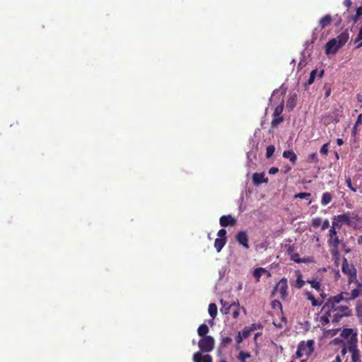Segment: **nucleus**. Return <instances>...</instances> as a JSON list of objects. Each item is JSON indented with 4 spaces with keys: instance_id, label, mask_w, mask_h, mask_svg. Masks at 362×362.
Here are the masks:
<instances>
[{
    "instance_id": "obj_1",
    "label": "nucleus",
    "mask_w": 362,
    "mask_h": 362,
    "mask_svg": "<svg viewBox=\"0 0 362 362\" xmlns=\"http://www.w3.org/2000/svg\"><path fill=\"white\" fill-rule=\"evenodd\" d=\"M349 37V33L344 31L340 33L337 38H332L325 45V53L327 55L329 54H336L338 50L346 43Z\"/></svg>"
},
{
    "instance_id": "obj_2",
    "label": "nucleus",
    "mask_w": 362,
    "mask_h": 362,
    "mask_svg": "<svg viewBox=\"0 0 362 362\" xmlns=\"http://www.w3.org/2000/svg\"><path fill=\"white\" fill-rule=\"evenodd\" d=\"M357 338L356 336L352 335L349 339L347 340L348 351L351 354L352 362H360L361 354L359 350L357 349Z\"/></svg>"
},
{
    "instance_id": "obj_3",
    "label": "nucleus",
    "mask_w": 362,
    "mask_h": 362,
    "mask_svg": "<svg viewBox=\"0 0 362 362\" xmlns=\"http://www.w3.org/2000/svg\"><path fill=\"white\" fill-rule=\"evenodd\" d=\"M341 271L342 272L347 275L348 277H349V283H352V282H356L357 281V279H356V269L355 267V266L352 264H349L348 262V260L346 259V258H344L343 259V262H342V266H341Z\"/></svg>"
},
{
    "instance_id": "obj_4",
    "label": "nucleus",
    "mask_w": 362,
    "mask_h": 362,
    "mask_svg": "<svg viewBox=\"0 0 362 362\" xmlns=\"http://www.w3.org/2000/svg\"><path fill=\"white\" fill-rule=\"evenodd\" d=\"M215 341L211 336L202 337L198 342V346L200 349V353L210 352L214 348Z\"/></svg>"
},
{
    "instance_id": "obj_5",
    "label": "nucleus",
    "mask_w": 362,
    "mask_h": 362,
    "mask_svg": "<svg viewBox=\"0 0 362 362\" xmlns=\"http://www.w3.org/2000/svg\"><path fill=\"white\" fill-rule=\"evenodd\" d=\"M274 292H279L282 300L286 299L288 296V282L286 278H282L276 284L274 288L273 293H274Z\"/></svg>"
},
{
    "instance_id": "obj_6",
    "label": "nucleus",
    "mask_w": 362,
    "mask_h": 362,
    "mask_svg": "<svg viewBox=\"0 0 362 362\" xmlns=\"http://www.w3.org/2000/svg\"><path fill=\"white\" fill-rule=\"evenodd\" d=\"M284 110V103H281L279 105H277L272 114V127H277L280 123L284 121V117L281 116L282 112Z\"/></svg>"
},
{
    "instance_id": "obj_7",
    "label": "nucleus",
    "mask_w": 362,
    "mask_h": 362,
    "mask_svg": "<svg viewBox=\"0 0 362 362\" xmlns=\"http://www.w3.org/2000/svg\"><path fill=\"white\" fill-rule=\"evenodd\" d=\"M314 342L313 340H309L306 343L301 342L298 345V352L303 353L306 356H309L314 350Z\"/></svg>"
},
{
    "instance_id": "obj_8",
    "label": "nucleus",
    "mask_w": 362,
    "mask_h": 362,
    "mask_svg": "<svg viewBox=\"0 0 362 362\" xmlns=\"http://www.w3.org/2000/svg\"><path fill=\"white\" fill-rule=\"evenodd\" d=\"M235 240L240 245H243L245 249L249 248V238L245 231L238 232L235 235Z\"/></svg>"
},
{
    "instance_id": "obj_9",
    "label": "nucleus",
    "mask_w": 362,
    "mask_h": 362,
    "mask_svg": "<svg viewBox=\"0 0 362 362\" xmlns=\"http://www.w3.org/2000/svg\"><path fill=\"white\" fill-rule=\"evenodd\" d=\"M220 225L223 227L234 226L237 220L231 215H223L219 219Z\"/></svg>"
},
{
    "instance_id": "obj_10",
    "label": "nucleus",
    "mask_w": 362,
    "mask_h": 362,
    "mask_svg": "<svg viewBox=\"0 0 362 362\" xmlns=\"http://www.w3.org/2000/svg\"><path fill=\"white\" fill-rule=\"evenodd\" d=\"M351 218H352V217L351 216V213H349V212L339 214L337 216H334L333 218L334 220L338 221V222H340V223H344L346 224L347 226L351 225V223H352Z\"/></svg>"
},
{
    "instance_id": "obj_11",
    "label": "nucleus",
    "mask_w": 362,
    "mask_h": 362,
    "mask_svg": "<svg viewBox=\"0 0 362 362\" xmlns=\"http://www.w3.org/2000/svg\"><path fill=\"white\" fill-rule=\"evenodd\" d=\"M220 302L222 305L220 310H221V313L223 315L228 314L230 308H232L233 307L238 308L240 305L238 302H237V303L234 302L231 304H229L228 303H227L226 301H224L223 300H221Z\"/></svg>"
},
{
    "instance_id": "obj_12",
    "label": "nucleus",
    "mask_w": 362,
    "mask_h": 362,
    "mask_svg": "<svg viewBox=\"0 0 362 362\" xmlns=\"http://www.w3.org/2000/svg\"><path fill=\"white\" fill-rule=\"evenodd\" d=\"M328 245L330 247V253L332 255V259L337 264L340 257V252L339 250V244H331Z\"/></svg>"
},
{
    "instance_id": "obj_13",
    "label": "nucleus",
    "mask_w": 362,
    "mask_h": 362,
    "mask_svg": "<svg viewBox=\"0 0 362 362\" xmlns=\"http://www.w3.org/2000/svg\"><path fill=\"white\" fill-rule=\"evenodd\" d=\"M194 362H212V357L210 355H202L200 352H196L193 355Z\"/></svg>"
},
{
    "instance_id": "obj_14",
    "label": "nucleus",
    "mask_w": 362,
    "mask_h": 362,
    "mask_svg": "<svg viewBox=\"0 0 362 362\" xmlns=\"http://www.w3.org/2000/svg\"><path fill=\"white\" fill-rule=\"evenodd\" d=\"M268 181V178L264 177V174L263 173H255L252 175V182L255 185H259L262 183H267Z\"/></svg>"
},
{
    "instance_id": "obj_15",
    "label": "nucleus",
    "mask_w": 362,
    "mask_h": 362,
    "mask_svg": "<svg viewBox=\"0 0 362 362\" xmlns=\"http://www.w3.org/2000/svg\"><path fill=\"white\" fill-rule=\"evenodd\" d=\"M296 281H291V285L297 288H301L304 284L305 281L303 279V276L301 272L299 270L296 271Z\"/></svg>"
},
{
    "instance_id": "obj_16",
    "label": "nucleus",
    "mask_w": 362,
    "mask_h": 362,
    "mask_svg": "<svg viewBox=\"0 0 362 362\" xmlns=\"http://www.w3.org/2000/svg\"><path fill=\"white\" fill-rule=\"evenodd\" d=\"M332 17L329 14H327L321 18L319 21V26L321 30L325 29L327 26L330 25L332 22Z\"/></svg>"
},
{
    "instance_id": "obj_17",
    "label": "nucleus",
    "mask_w": 362,
    "mask_h": 362,
    "mask_svg": "<svg viewBox=\"0 0 362 362\" xmlns=\"http://www.w3.org/2000/svg\"><path fill=\"white\" fill-rule=\"evenodd\" d=\"M340 243L341 241L339 239L337 230H334V228H330L329 231V239L327 240V244H340Z\"/></svg>"
},
{
    "instance_id": "obj_18",
    "label": "nucleus",
    "mask_w": 362,
    "mask_h": 362,
    "mask_svg": "<svg viewBox=\"0 0 362 362\" xmlns=\"http://www.w3.org/2000/svg\"><path fill=\"white\" fill-rule=\"evenodd\" d=\"M263 274H267L268 276H270L271 275L266 269L262 267L257 268L253 271L252 275L255 279L256 282L259 281L260 277Z\"/></svg>"
},
{
    "instance_id": "obj_19",
    "label": "nucleus",
    "mask_w": 362,
    "mask_h": 362,
    "mask_svg": "<svg viewBox=\"0 0 362 362\" xmlns=\"http://www.w3.org/2000/svg\"><path fill=\"white\" fill-rule=\"evenodd\" d=\"M344 295L349 296V293H346V292L341 293L337 296H332V297L329 298L327 301L333 303L334 304H338L341 301L346 300V298L344 297Z\"/></svg>"
},
{
    "instance_id": "obj_20",
    "label": "nucleus",
    "mask_w": 362,
    "mask_h": 362,
    "mask_svg": "<svg viewBox=\"0 0 362 362\" xmlns=\"http://www.w3.org/2000/svg\"><path fill=\"white\" fill-rule=\"evenodd\" d=\"M283 157L289 159L292 164L295 165L297 160L296 154L291 150L284 151Z\"/></svg>"
},
{
    "instance_id": "obj_21",
    "label": "nucleus",
    "mask_w": 362,
    "mask_h": 362,
    "mask_svg": "<svg viewBox=\"0 0 362 362\" xmlns=\"http://www.w3.org/2000/svg\"><path fill=\"white\" fill-rule=\"evenodd\" d=\"M338 306L339 305H337V304H334L333 303L327 301L322 306V310H326L330 313L332 312H337L338 310Z\"/></svg>"
},
{
    "instance_id": "obj_22",
    "label": "nucleus",
    "mask_w": 362,
    "mask_h": 362,
    "mask_svg": "<svg viewBox=\"0 0 362 362\" xmlns=\"http://www.w3.org/2000/svg\"><path fill=\"white\" fill-rule=\"evenodd\" d=\"M291 259L296 263H309L311 262V259L308 258H300L298 253H293L291 256Z\"/></svg>"
},
{
    "instance_id": "obj_23",
    "label": "nucleus",
    "mask_w": 362,
    "mask_h": 362,
    "mask_svg": "<svg viewBox=\"0 0 362 362\" xmlns=\"http://www.w3.org/2000/svg\"><path fill=\"white\" fill-rule=\"evenodd\" d=\"M208 312L209 315L212 317L211 320V323L213 324L214 319L216 317L217 315V306L215 303H210L208 308Z\"/></svg>"
},
{
    "instance_id": "obj_24",
    "label": "nucleus",
    "mask_w": 362,
    "mask_h": 362,
    "mask_svg": "<svg viewBox=\"0 0 362 362\" xmlns=\"http://www.w3.org/2000/svg\"><path fill=\"white\" fill-rule=\"evenodd\" d=\"M209 331V327L206 324H202L198 327L197 333L199 337H204L207 336L206 334H208Z\"/></svg>"
},
{
    "instance_id": "obj_25",
    "label": "nucleus",
    "mask_w": 362,
    "mask_h": 362,
    "mask_svg": "<svg viewBox=\"0 0 362 362\" xmlns=\"http://www.w3.org/2000/svg\"><path fill=\"white\" fill-rule=\"evenodd\" d=\"M227 240L224 238H216L214 242V247L218 252H221L222 248L226 245Z\"/></svg>"
},
{
    "instance_id": "obj_26",
    "label": "nucleus",
    "mask_w": 362,
    "mask_h": 362,
    "mask_svg": "<svg viewBox=\"0 0 362 362\" xmlns=\"http://www.w3.org/2000/svg\"><path fill=\"white\" fill-rule=\"evenodd\" d=\"M332 197L329 192H324L322 196L321 204L326 206L332 202Z\"/></svg>"
},
{
    "instance_id": "obj_27",
    "label": "nucleus",
    "mask_w": 362,
    "mask_h": 362,
    "mask_svg": "<svg viewBox=\"0 0 362 362\" xmlns=\"http://www.w3.org/2000/svg\"><path fill=\"white\" fill-rule=\"evenodd\" d=\"M322 311L324 312V314L320 317V322H321L322 325L325 326L329 322V318L331 317V313L326 310H322Z\"/></svg>"
},
{
    "instance_id": "obj_28",
    "label": "nucleus",
    "mask_w": 362,
    "mask_h": 362,
    "mask_svg": "<svg viewBox=\"0 0 362 362\" xmlns=\"http://www.w3.org/2000/svg\"><path fill=\"white\" fill-rule=\"evenodd\" d=\"M351 315V313H339L337 312L334 314L332 321L333 323H338L343 317L350 316Z\"/></svg>"
},
{
    "instance_id": "obj_29",
    "label": "nucleus",
    "mask_w": 362,
    "mask_h": 362,
    "mask_svg": "<svg viewBox=\"0 0 362 362\" xmlns=\"http://www.w3.org/2000/svg\"><path fill=\"white\" fill-rule=\"evenodd\" d=\"M296 105V96L293 95L289 98L286 102V107L289 110H293Z\"/></svg>"
},
{
    "instance_id": "obj_30",
    "label": "nucleus",
    "mask_w": 362,
    "mask_h": 362,
    "mask_svg": "<svg viewBox=\"0 0 362 362\" xmlns=\"http://www.w3.org/2000/svg\"><path fill=\"white\" fill-rule=\"evenodd\" d=\"M250 357L251 354L250 353L244 352L242 351L238 355L237 358L241 362H245L247 358H249Z\"/></svg>"
},
{
    "instance_id": "obj_31",
    "label": "nucleus",
    "mask_w": 362,
    "mask_h": 362,
    "mask_svg": "<svg viewBox=\"0 0 362 362\" xmlns=\"http://www.w3.org/2000/svg\"><path fill=\"white\" fill-rule=\"evenodd\" d=\"M349 297L346 298V300H354L356 298L360 295V291L358 288H354L351 291Z\"/></svg>"
},
{
    "instance_id": "obj_32",
    "label": "nucleus",
    "mask_w": 362,
    "mask_h": 362,
    "mask_svg": "<svg viewBox=\"0 0 362 362\" xmlns=\"http://www.w3.org/2000/svg\"><path fill=\"white\" fill-rule=\"evenodd\" d=\"M232 342V338L229 337H222L220 343L221 348L226 347L229 344Z\"/></svg>"
},
{
    "instance_id": "obj_33",
    "label": "nucleus",
    "mask_w": 362,
    "mask_h": 362,
    "mask_svg": "<svg viewBox=\"0 0 362 362\" xmlns=\"http://www.w3.org/2000/svg\"><path fill=\"white\" fill-rule=\"evenodd\" d=\"M308 299L310 300L312 303L313 306H319L321 305L322 302H319L310 293H307Z\"/></svg>"
},
{
    "instance_id": "obj_34",
    "label": "nucleus",
    "mask_w": 362,
    "mask_h": 362,
    "mask_svg": "<svg viewBox=\"0 0 362 362\" xmlns=\"http://www.w3.org/2000/svg\"><path fill=\"white\" fill-rule=\"evenodd\" d=\"M275 151V146L274 145H269L266 148V157L267 158H271Z\"/></svg>"
},
{
    "instance_id": "obj_35",
    "label": "nucleus",
    "mask_w": 362,
    "mask_h": 362,
    "mask_svg": "<svg viewBox=\"0 0 362 362\" xmlns=\"http://www.w3.org/2000/svg\"><path fill=\"white\" fill-rule=\"evenodd\" d=\"M307 282L308 284H310L311 287L315 288V290H317V291L320 290V283L319 281H317V280H315V279L308 280Z\"/></svg>"
},
{
    "instance_id": "obj_36",
    "label": "nucleus",
    "mask_w": 362,
    "mask_h": 362,
    "mask_svg": "<svg viewBox=\"0 0 362 362\" xmlns=\"http://www.w3.org/2000/svg\"><path fill=\"white\" fill-rule=\"evenodd\" d=\"M318 158H317V153H313L311 154H310L308 157V163H318Z\"/></svg>"
},
{
    "instance_id": "obj_37",
    "label": "nucleus",
    "mask_w": 362,
    "mask_h": 362,
    "mask_svg": "<svg viewBox=\"0 0 362 362\" xmlns=\"http://www.w3.org/2000/svg\"><path fill=\"white\" fill-rule=\"evenodd\" d=\"M311 196V194L310 193H308V192H300V193H298V194H296L294 195V198L297 199V198H299V199H308L310 198Z\"/></svg>"
},
{
    "instance_id": "obj_38",
    "label": "nucleus",
    "mask_w": 362,
    "mask_h": 362,
    "mask_svg": "<svg viewBox=\"0 0 362 362\" xmlns=\"http://www.w3.org/2000/svg\"><path fill=\"white\" fill-rule=\"evenodd\" d=\"M317 69H315V70H313L310 74V77L308 80V85H310L312 84L314 81H315V76L317 74Z\"/></svg>"
},
{
    "instance_id": "obj_39",
    "label": "nucleus",
    "mask_w": 362,
    "mask_h": 362,
    "mask_svg": "<svg viewBox=\"0 0 362 362\" xmlns=\"http://www.w3.org/2000/svg\"><path fill=\"white\" fill-rule=\"evenodd\" d=\"M346 186L354 192H356L357 191V189L356 187H354L352 185V182H351V179L350 177H348L346 179Z\"/></svg>"
},
{
    "instance_id": "obj_40",
    "label": "nucleus",
    "mask_w": 362,
    "mask_h": 362,
    "mask_svg": "<svg viewBox=\"0 0 362 362\" xmlns=\"http://www.w3.org/2000/svg\"><path fill=\"white\" fill-rule=\"evenodd\" d=\"M356 315L360 319L361 323H362V304L358 305L356 306Z\"/></svg>"
},
{
    "instance_id": "obj_41",
    "label": "nucleus",
    "mask_w": 362,
    "mask_h": 362,
    "mask_svg": "<svg viewBox=\"0 0 362 362\" xmlns=\"http://www.w3.org/2000/svg\"><path fill=\"white\" fill-rule=\"evenodd\" d=\"M337 312L339 313H351V310L349 309L348 306H346V305H339L338 310Z\"/></svg>"
},
{
    "instance_id": "obj_42",
    "label": "nucleus",
    "mask_w": 362,
    "mask_h": 362,
    "mask_svg": "<svg viewBox=\"0 0 362 362\" xmlns=\"http://www.w3.org/2000/svg\"><path fill=\"white\" fill-rule=\"evenodd\" d=\"M351 334H352V329L346 328L342 330V332L341 333V336L344 338H348Z\"/></svg>"
},
{
    "instance_id": "obj_43",
    "label": "nucleus",
    "mask_w": 362,
    "mask_h": 362,
    "mask_svg": "<svg viewBox=\"0 0 362 362\" xmlns=\"http://www.w3.org/2000/svg\"><path fill=\"white\" fill-rule=\"evenodd\" d=\"M322 223V219L320 218H315L312 220V226L314 228H318Z\"/></svg>"
},
{
    "instance_id": "obj_44",
    "label": "nucleus",
    "mask_w": 362,
    "mask_h": 362,
    "mask_svg": "<svg viewBox=\"0 0 362 362\" xmlns=\"http://www.w3.org/2000/svg\"><path fill=\"white\" fill-rule=\"evenodd\" d=\"M329 143H326L320 148V153L322 155H327L328 153V147H329Z\"/></svg>"
},
{
    "instance_id": "obj_45",
    "label": "nucleus",
    "mask_w": 362,
    "mask_h": 362,
    "mask_svg": "<svg viewBox=\"0 0 362 362\" xmlns=\"http://www.w3.org/2000/svg\"><path fill=\"white\" fill-rule=\"evenodd\" d=\"M218 238H224L227 240L226 230L225 229H220L218 232Z\"/></svg>"
},
{
    "instance_id": "obj_46",
    "label": "nucleus",
    "mask_w": 362,
    "mask_h": 362,
    "mask_svg": "<svg viewBox=\"0 0 362 362\" xmlns=\"http://www.w3.org/2000/svg\"><path fill=\"white\" fill-rule=\"evenodd\" d=\"M251 329H248L247 327H245L242 332L241 336L243 338H247L250 334Z\"/></svg>"
},
{
    "instance_id": "obj_47",
    "label": "nucleus",
    "mask_w": 362,
    "mask_h": 362,
    "mask_svg": "<svg viewBox=\"0 0 362 362\" xmlns=\"http://www.w3.org/2000/svg\"><path fill=\"white\" fill-rule=\"evenodd\" d=\"M341 225L340 224V222H338V221L334 220L332 221V225L331 228H334V230H336L337 228L339 229L341 228Z\"/></svg>"
},
{
    "instance_id": "obj_48",
    "label": "nucleus",
    "mask_w": 362,
    "mask_h": 362,
    "mask_svg": "<svg viewBox=\"0 0 362 362\" xmlns=\"http://www.w3.org/2000/svg\"><path fill=\"white\" fill-rule=\"evenodd\" d=\"M321 230H325L329 227V222L327 219H325L323 222L322 221Z\"/></svg>"
},
{
    "instance_id": "obj_49",
    "label": "nucleus",
    "mask_w": 362,
    "mask_h": 362,
    "mask_svg": "<svg viewBox=\"0 0 362 362\" xmlns=\"http://www.w3.org/2000/svg\"><path fill=\"white\" fill-rule=\"evenodd\" d=\"M360 124H362V114H360L358 116L357 120H356V124H355V125H354V127L353 128V130L355 129L356 126H358Z\"/></svg>"
},
{
    "instance_id": "obj_50",
    "label": "nucleus",
    "mask_w": 362,
    "mask_h": 362,
    "mask_svg": "<svg viewBox=\"0 0 362 362\" xmlns=\"http://www.w3.org/2000/svg\"><path fill=\"white\" fill-rule=\"evenodd\" d=\"M278 172H279V168H276V167H272V168L269 170V174H270V175H275V174H276Z\"/></svg>"
},
{
    "instance_id": "obj_51",
    "label": "nucleus",
    "mask_w": 362,
    "mask_h": 362,
    "mask_svg": "<svg viewBox=\"0 0 362 362\" xmlns=\"http://www.w3.org/2000/svg\"><path fill=\"white\" fill-rule=\"evenodd\" d=\"M243 337L241 336V333L238 332V335L235 337V341L238 344H240L243 341Z\"/></svg>"
},
{
    "instance_id": "obj_52",
    "label": "nucleus",
    "mask_w": 362,
    "mask_h": 362,
    "mask_svg": "<svg viewBox=\"0 0 362 362\" xmlns=\"http://www.w3.org/2000/svg\"><path fill=\"white\" fill-rule=\"evenodd\" d=\"M360 40H362V27L360 28L359 32L357 35V37L355 40V42H358Z\"/></svg>"
},
{
    "instance_id": "obj_53",
    "label": "nucleus",
    "mask_w": 362,
    "mask_h": 362,
    "mask_svg": "<svg viewBox=\"0 0 362 362\" xmlns=\"http://www.w3.org/2000/svg\"><path fill=\"white\" fill-rule=\"evenodd\" d=\"M360 18V16H357V13H356V14L351 17H350L351 20L353 21L354 23H356L358 22V19Z\"/></svg>"
},
{
    "instance_id": "obj_54",
    "label": "nucleus",
    "mask_w": 362,
    "mask_h": 362,
    "mask_svg": "<svg viewBox=\"0 0 362 362\" xmlns=\"http://www.w3.org/2000/svg\"><path fill=\"white\" fill-rule=\"evenodd\" d=\"M348 351V347H347V342L344 345V347L342 348L341 351V354L342 356H344L346 352Z\"/></svg>"
},
{
    "instance_id": "obj_55",
    "label": "nucleus",
    "mask_w": 362,
    "mask_h": 362,
    "mask_svg": "<svg viewBox=\"0 0 362 362\" xmlns=\"http://www.w3.org/2000/svg\"><path fill=\"white\" fill-rule=\"evenodd\" d=\"M352 4V1L351 0H344V5L346 7V8H350Z\"/></svg>"
},
{
    "instance_id": "obj_56",
    "label": "nucleus",
    "mask_w": 362,
    "mask_h": 362,
    "mask_svg": "<svg viewBox=\"0 0 362 362\" xmlns=\"http://www.w3.org/2000/svg\"><path fill=\"white\" fill-rule=\"evenodd\" d=\"M239 314H240L239 310L236 309L235 310H234L233 312V314H232L233 315V317L236 319L239 316Z\"/></svg>"
},
{
    "instance_id": "obj_57",
    "label": "nucleus",
    "mask_w": 362,
    "mask_h": 362,
    "mask_svg": "<svg viewBox=\"0 0 362 362\" xmlns=\"http://www.w3.org/2000/svg\"><path fill=\"white\" fill-rule=\"evenodd\" d=\"M356 13H357V16H362V6H361L360 7H358L356 9Z\"/></svg>"
},
{
    "instance_id": "obj_58",
    "label": "nucleus",
    "mask_w": 362,
    "mask_h": 362,
    "mask_svg": "<svg viewBox=\"0 0 362 362\" xmlns=\"http://www.w3.org/2000/svg\"><path fill=\"white\" fill-rule=\"evenodd\" d=\"M273 307L274 308L276 305H279V307H281V304L279 300H274L272 302Z\"/></svg>"
},
{
    "instance_id": "obj_59",
    "label": "nucleus",
    "mask_w": 362,
    "mask_h": 362,
    "mask_svg": "<svg viewBox=\"0 0 362 362\" xmlns=\"http://www.w3.org/2000/svg\"><path fill=\"white\" fill-rule=\"evenodd\" d=\"M291 167H289V166H286V167H285V169H284V170H282V171H283V173H284V174H286V173H288L289 171H291Z\"/></svg>"
},
{
    "instance_id": "obj_60",
    "label": "nucleus",
    "mask_w": 362,
    "mask_h": 362,
    "mask_svg": "<svg viewBox=\"0 0 362 362\" xmlns=\"http://www.w3.org/2000/svg\"><path fill=\"white\" fill-rule=\"evenodd\" d=\"M337 144L339 146H341L344 144V141L341 139H337Z\"/></svg>"
},
{
    "instance_id": "obj_61",
    "label": "nucleus",
    "mask_w": 362,
    "mask_h": 362,
    "mask_svg": "<svg viewBox=\"0 0 362 362\" xmlns=\"http://www.w3.org/2000/svg\"><path fill=\"white\" fill-rule=\"evenodd\" d=\"M332 362H341L340 356L339 355L337 356Z\"/></svg>"
},
{
    "instance_id": "obj_62",
    "label": "nucleus",
    "mask_w": 362,
    "mask_h": 362,
    "mask_svg": "<svg viewBox=\"0 0 362 362\" xmlns=\"http://www.w3.org/2000/svg\"><path fill=\"white\" fill-rule=\"evenodd\" d=\"M296 354L297 357H301V356H304V354H303V353L298 352V349L297 350Z\"/></svg>"
},
{
    "instance_id": "obj_63",
    "label": "nucleus",
    "mask_w": 362,
    "mask_h": 362,
    "mask_svg": "<svg viewBox=\"0 0 362 362\" xmlns=\"http://www.w3.org/2000/svg\"><path fill=\"white\" fill-rule=\"evenodd\" d=\"M358 244H361V245H362V235H360V236L358 238Z\"/></svg>"
},
{
    "instance_id": "obj_64",
    "label": "nucleus",
    "mask_w": 362,
    "mask_h": 362,
    "mask_svg": "<svg viewBox=\"0 0 362 362\" xmlns=\"http://www.w3.org/2000/svg\"><path fill=\"white\" fill-rule=\"evenodd\" d=\"M261 335H262L261 332L256 333L255 335V340H256L257 338L259 337V336H261Z\"/></svg>"
}]
</instances>
